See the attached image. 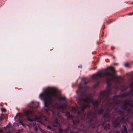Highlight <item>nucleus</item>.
I'll list each match as a JSON object with an SVG mask.
<instances>
[{"label":"nucleus","mask_w":133,"mask_h":133,"mask_svg":"<svg viewBox=\"0 0 133 133\" xmlns=\"http://www.w3.org/2000/svg\"><path fill=\"white\" fill-rule=\"evenodd\" d=\"M111 90L109 88L105 91L101 92L100 93V99L98 101L94 100L91 97L89 96H87L85 99L81 98L78 101V103L81 105V110L80 111H78L77 109H76L74 107L71 108V110L74 112H77L78 115H80L82 113L84 110L86 108H90V103H92L94 105L95 107H96L100 104L101 101L100 99L103 98L105 99V100L103 102V104H105V107H108V108L107 109L106 113L104 114V116L105 118H107V121H109L110 120V115L109 114V112L110 111V109L114 108L115 105L117 106L118 105L117 100L114 99L116 98V96H115L113 98V100L112 102L110 103V97L109 95L111 94Z\"/></svg>","instance_id":"f257e3e1"},{"label":"nucleus","mask_w":133,"mask_h":133,"mask_svg":"<svg viewBox=\"0 0 133 133\" xmlns=\"http://www.w3.org/2000/svg\"><path fill=\"white\" fill-rule=\"evenodd\" d=\"M40 98L44 100L45 106L47 108L45 109L46 113L48 115L50 114V111L54 115L58 114V113H56V110H59L61 109L62 111L64 112L63 110L66 109L67 105H59L56 103L53 105L52 102V99L53 98L61 101L66 100V98L64 97H62L59 95L57 92V90L54 88H49L46 89L45 91L40 94Z\"/></svg>","instance_id":"f03ea898"},{"label":"nucleus","mask_w":133,"mask_h":133,"mask_svg":"<svg viewBox=\"0 0 133 133\" xmlns=\"http://www.w3.org/2000/svg\"><path fill=\"white\" fill-rule=\"evenodd\" d=\"M132 101L127 100L123 102V105L121 106V108L123 110V111L121 110L118 111V112L120 117H118L117 119L115 121H112V125L115 127L119 126L121 122L129 123V118H127L125 121L124 120L125 117L126 116H129L133 117V104H132Z\"/></svg>","instance_id":"7ed1b4c3"},{"label":"nucleus","mask_w":133,"mask_h":133,"mask_svg":"<svg viewBox=\"0 0 133 133\" xmlns=\"http://www.w3.org/2000/svg\"><path fill=\"white\" fill-rule=\"evenodd\" d=\"M105 76H106V79L107 82L109 85H110V83L112 80H115L117 83H119L121 82L120 80H122L121 77L115 75V71L114 68L111 66L108 67L103 72H99L94 75L92 76V78L93 79L96 80L98 78H101Z\"/></svg>","instance_id":"20e7f679"},{"label":"nucleus","mask_w":133,"mask_h":133,"mask_svg":"<svg viewBox=\"0 0 133 133\" xmlns=\"http://www.w3.org/2000/svg\"><path fill=\"white\" fill-rule=\"evenodd\" d=\"M81 118L83 120H85V118H87L89 119H90V121L89 123H91L94 120L96 119V116H94L93 117L91 115L90 112L87 115L86 114H82L81 116Z\"/></svg>","instance_id":"39448f33"},{"label":"nucleus","mask_w":133,"mask_h":133,"mask_svg":"<svg viewBox=\"0 0 133 133\" xmlns=\"http://www.w3.org/2000/svg\"><path fill=\"white\" fill-rule=\"evenodd\" d=\"M34 112L33 110H27L25 111L24 113V115L27 117V119L29 121H32L33 119L31 118L34 116Z\"/></svg>","instance_id":"423d86ee"},{"label":"nucleus","mask_w":133,"mask_h":133,"mask_svg":"<svg viewBox=\"0 0 133 133\" xmlns=\"http://www.w3.org/2000/svg\"><path fill=\"white\" fill-rule=\"evenodd\" d=\"M50 124L54 127H56V129H57V127L58 128L60 127V125L58 124V119L56 118L53 121H51L50 122Z\"/></svg>","instance_id":"0eeeda50"},{"label":"nucleus","mask_w":133,"mask_h":133,"mask_svg":"<svg viewBox=\"0 0 133 133\" xmlns=\"http://www.w3.org/2000/svg\"><path fill=\"white\" fill-rule=\"evenodd\" d=\"M130 94L133 96V90L132 89H131L129 92H126L124 93L123 95V97H125Z\"/></svg>","instance_id":"6e6552de"},{"label":"nucleus","mask_w":133,"mask_h":133,"mask_svg":"<svg viewBox=\"0 0 133 133\" xmlns=\"http://www.w3.org/2000/svg\"><path fill=\"white\" fill-rule=\"evenodd\" d=\"M59 133H68V131L67 129L63 130L61 128H60L59 129Z\"/></svg>","instance_id":"1a4fd4ad"},{"label":"nucleus","mask_w":133,"mask_h":133,"mask_svg":"<svg viewBox=\"0 0 133 133\" xmlns=\"http://www.w3.org/2000/svg\"><path fill=\"white\" fill-rule=\"evenodd\" d=\"M1 116L0 117V119L1 120H2V119H7L8 118L7 115L6 114L4 115L1 114Z\"/></svg>","instance_id":"9d476101"},{"label":"nucleus","mask_w":133,"mask_h":133,"mask_svg":"<svg viewBox=\"0 0 133 133\" xmlns=\"http://www.w3.org/2000/svg\"><path fill=\"white\" fill-rule=\"evenodd\" d=\"M122 133H127V129L125 126H123V129L122 130Z\"/></svg>","instance_id":"9b49d317"},{"label":"nucleus","mask_w":133,"mask_h":133,"mask_svg":"<svg viewBox=\"0 0 133 133\" xmlns=\"http://www.w3.org/2000/svg\"><path fill=\"white\" fill-rule=\"evenodd\" d=\"M103 111V110L102 109H99L98 111H96V112L98 114H101L102 113Z\"/></svg>","instance_id":"f8f14e48"},{"label":"nucleus","mask_w":133,"mask_h":133,"mask_svg":"<svg viewBox=\"0 0 133 133\" xmlns=\"http://www.w3.org/2000/svg\"><path fill=\"white\" fill-rule=\"evenodd\" d=\"M110 125L109 124H107L104 127V128L106 130H108L110 128Z\"/></svg>","instance_id":"ddd939ff"},{"label":"nucleus","mask_w":133,"mask_h":133,"mask_svg":"<svg viewBox=\"0 0 133 133\" xmlns=\"http://www.w3.org/2000/svg\"><path fill=\"white\" fill-rule=\"evenodd\" d=\"M73 122L74 124L75 125H76L79 122V119L76 120H74L73 121Z\"/></svg>","instance_id":"4468645a"},{"label":"nucleus","mask_w":133,"mask_h":133,"mask_svg":"<svg viewBox=\"0 0 133 133\" xmlns=\"http://www.w3.org/2000/svg\"><path fill=\"white\" fill-rule=\"evenodd\" d=\"M125 66L127 67H129L130 65V64L128 63H126L124 64Z\"/></svg>","instance_id":"2eb2a0df"},{"label":"nucleus","mask_w":133,"mask_h":133,"mask_svg":"<svg viewBox=\"0 0 133 133\" xmlns=\"http://www.w3.org/2000/svg\"><path fill=\"white\" fill-rule=\"evenodd\" d=\"M67 116H68V118H72V116H70V113L69 112H68L67 113Z\"/></svg>","instance_id":"dca6fc26"},{"label":"nucleus","mask_w":133,"mask_h":133,"mask_svg":"<svg viewBox=\"0 0 133 133\" xmlns=\"http://www.w3.org/2000/svg\"><path fill=\"white\" fill-rule=\"evenodd\" d=\"M130 86L131 88L133 87V81L130 84Z\"/></svg>","instance_id":"f3484780"},{"label":"nucleus","mask_w":133,"mask_h":133,"mask_svg":"<svg viewBox=\"0 0 133 133\" xmlns=\"http://www.w3.org/2000/svg\"><path fill=\"white\" fill-rule=\"evenodd\" d=\"M34 130L35 131H37L38 130V129L37 127H35L34 128Z\"/></svg>","instance_id":"a211bd4d"},{"label":"nucleus","mask_w":133,"mask_h":133,"mask_svg":"<svg viewBox=\"0 0 133 133\" xmlns=\"http://www.w3.org/2000/svg\"><path fill=\"white\" fill-rule=\"evenodd\" d=\"M2 111H6V110L5 109H2Z\"/></svg>","instance_id":"6ab92c4d"},{"label":"nucleus","mask_w":133,"mask_h":133,"mask_svg":"<svg viewBox=\"0 0 133 133\" xmlns=\"http://www.w3.org/2000/svg\"><path fill=\"white\" fill-rule=\"evenodd\" d=\"M99 82H97L95 85V87L97 86H98V84H99Z\"/></svg>","instance_id":"aec40b11"},{"label":"nucleus","mask_w":133,"mask_h":133,"mask_svg":"<svg viewBox=\"0 0 133 133\" xmlns=\"http://www.w3.org/2000/svg\"><path fill=\"white\" fill-rule=\"evenodd\" d=\"M47 128L50 129H51V127L49 126H48Z\"/></svg>","instance_id":"412c9836"},{"label":"nucleus","mask_w":133,"mask_h":133,"mask_svg":"<svg viewBox=\"0 0 133 133\" xmlns=\"http://www.w3.org/2000/svg\"><path fill=\"white\" fill-rule=\"evenodd\" d=\"M133 15V13L132 12L131 13H130L128 14V15Z\"/></svg>","instance_id":"4be33fe9"},{"label":"nucleus","mask_w":133,"mask_h":133,"mask_svg":"<svg viewBox=\"0 0 133 133\" xmlns=\"http://www.w3.org/2000/svg\"><path fill=\"white\" fill-rule=\"evenodd\" d=\"M70 133H77V132H73L72 131H70Z\"/></svg>","instance_id":"5701e85b"},{"label":"nucleus","mask_w":133,"mask_h":133,"mask_svg":"<svg viewBox=\"0 0 133 133\" xmlns=\"http://www.w3.org/2000/svg\"><path fill=\"white\" fill-rule=\"evenodd\" d=\"M6 133H10V131H9V132H6Z\"/></svg>","instance_id":"b1692460"},{"label":"nucleus","mask_w":133,"mask_h":133,"mask_svg":"<svg viewBox=\"0 0 133 133\" xmlns=\"http://www.w3.org/2000/svg\"><path fill=\"white\" fill-rule=\"evenodd\" d=\"M111 48L112 49H114V48L112 47H111Z\"/></svg>","instance_id":"393cba45"},{"label":"nucleus","mask_w":133,"mask_h":133,"mask_svg":"<svg viewBox=\"0 0 133 133\" xmlns=\"http://www.w3.org/2000/svg\"><path fill=\"white\" fill-rule=\"evenodd\" d=\"M116 133H118V132L117 131V132H116Z\"/></svg>","instance_id":"a878e982"},{"label":"nucleus","mask_w":133,"mask_h":133,"mask_svg":"<svg viewBox=\"0 0 133 133\" xmlns=\"http://www.w3.org/2000/svg\"><path fill=\"white\" fill-rule=\"evenodd\" d=\"M132 126H133V122L132 123Z\"/></svg>","instance_id":"bb28decb"},{"label":"nucleus","mask_w":133,"mask_h":133,"mask_svg":"<svg viewBox=\"0 0 133 133\" xmlns=\"http://www.w3.org/2000/svg\"><path fill=\"white\" fill-rule=\"evenodd\" d=\"M95 126H92V127H95Z\"/></svg>","instance_id":"cd10ccee"},{"label":"nucleus","mask_w":133,"mask_h":133,"mask_svg":"<svg viewBox=\"0 0 133 133\" xmlns=\"http://www.w3.org/2000/svg\"><path fill=\"white\" fill-rule=\"evenodd\" d=\"M114 116H113V117H112V118H114Z\"/></svg>","instance_id":"c85d7f7f"},{"label":"nucleus","mask_w":133,"mask_h":133,"mask_svg":"<svg viewBox=\"0 0 133 133\" xmlns=\"http://www.w3.org/2000/svg\"><path fill=\"white\" fill-rule=\"evenodd\" d=\"M85 84H87V83H86V82H85Z\"/></svg>","instance_id":"c756f323"},{"label":"nucleus","mask_w":133,"mask_h":133,"mask_svg":"<svg viewBox=\"0 0 133 133\" xmlns=\"http://www.w3.org/2000/svg\"><path fill=\"white\" fill-rule=\"evenodd\" d=\"M80 89L79 88V90H80Z\"/></svg>","instance_id":"7c9ffc66"}]
</instances>
